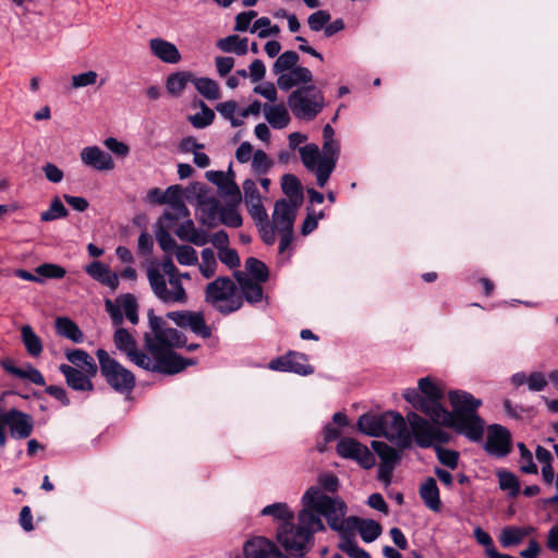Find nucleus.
Returning a JSON list of instances; mask_svg holds the SVG:
<instances>
[{
  "instance_id": "49",
  "label": "nucleus",
  "mask_w": 558,
  "mask_h": 558,
  "mask_svg": "<svg viewBox=\"0 0 558 558\" xmlns=\"http://www.w3.org/2000/svg\"><path fill=\"white\" fill-rule=\"evenodd\" d=\"M246 274L252 276L259 282H265L268 279V269L266 265L257 258L250 257L245 260Z\"/></svg>"
},
{
  "instance_id": "3",
  "label": "nucleus",
  "mask_w": 558,
  "mask_h": 558,
  "mask_svg": "<svg viewBox=\"0 0 558 558\" xmlns=\"http://www.w3.org/2000/svg\"><path fill=\"white\" fill-rule=\"evenodd\" d=\"M418 390L425 405L428 408L427 415L434 424L414 412L408 413L407 418L416 444L427 448L436 444L448 442L450 439L449 434L437 426L438 421H445L450 417L449 411L440 403L444 398L442 389L429 377H423L418 380Z\"/></svg>"
},
{
  "instance_id": "30",
  "label": "nucleus",
  "mask_w": 558,
  "mask_h": 558,
  "mask_svg": "<svg viewBox=\"0 0 558 558\" xmlns=\"http://www.w3.org/2000/svg\"><path fill=\"white\" fill-rule=\"evenodd\" d=\"M65 356L70 363L85 372H88L89 375L97 374V365L94 359L86 351L81 349L70 350L65 352Z\"/></svg>"
},
{
  "instance_id": "39",
  "label": "nucleus",
  "mask_w": 558,
  "mask_h": 558,
  "mask_svg": "<svg viewBox=\"0 0 558 558\" xmlns=\"http://www.w3.org/2000/svg\"><path fill=\"white\" fill-rule=\"evenodd\" d=\"M535 456L537 461L543 464L542 476L544 483L546 485H550L554 482V470L550 464L553 460L551 452L542 446H537L535 450Z\"/></svg>"
},
{
  "instance_id": "33",
  "label": "nucleus",
  "mask_w": 558,
  "mask_h": 558,
  "mask_svg": "<svg viewBox=\"0 0 558 558\" xmlns=\"http://www.w3.org/2000/svg\"><path fill=\"white\" fill-rule=\"evenodd\" d=\"M193 74L190 72L181 71L172 73L168 76L166 82V88L169 94L174 97H179L189 82L193 83Z\"/></svg>"
},
{
  "instance_id": "19",
  "label": "nucleus",
  "mask_w": 558,
  "mask_h": 558,
  "mask_svg": "<svg viewBox=\"0 0 558 558\" xmlns=\"http://www.w3.org/2000/svg\"><path fill=\"white\" fill-rule=\"evenodd\" d=\"M535 531V527L531 525H508L501 529L498 541L504 548L514 547L520 545L526 537L534 534Z\"/></svg>"
},
{
  "instance_id": "46",
  "label": "nucleus",
  "mask_w": 558,
  "mask_h": 558,
  "mask_svg": "<svg viewBox=\"0 0 558 558\" xmlns=\"http://www.w3.org/2000/svg\"><path fill=\"white\" fill-rule=\"evenodd\" d=\"M189 120L194 128L204 129L214 122L215 112L204 101H201V111L191 116Z\"/></svg>"
},
{
  "instance_id": "37",
  "label": "nucleus",
  "mask_w": 558,
  "mask_h": 558,
  "mask_svg": "<svg viewBox=\"0 0 558 558\" xmlns=\"http://www.w3.org/2000/svg\"><path fill=\"white\" fill-rule=\"evenodd\" d=\"M196 90L208 100L220 98V89L218 84L209 77L193 78Z\"/></svg>"
},
{
  "instance_id": "24",
  "label": "nucleus",
  "mask_w": 558,
  "mask_h": 558,
  "mask_svg": "<svg viewBox=\"0 0 558 558\" xmlns=\"http://www.w3.org/2000/svg\"><path fill=\"white\" fill-rule=\"evenodd\" d=\"M175 234L182 241L190 242L197 246H203L208 243V233L195 227L193 220L186 219L175 230Z\"/></svg>"
},
{
  "instance_id": "47",
  "label": "nucleus",
  "mask_w": 558,
  "mask_h": 558,
  "mask_svg": "<svg viewBox=\"0 0 558 558\" xmlns=\"http://www.w3.org/2000/svg\"><path fill=\"white\" fill-rule=\"evenodd\" d=\"M238 204H228L220 208L219 215L221 222L230 228H239L242 226V217L235 208Z\"/></svg>"
},
{
  "instance_id": "20",
  "label": "nucleus",
  "mask_w": 558,
  "mask_h": 558,
  "mask_svg": "<svg viewBox=\"0 0 558 558\" xmlns=\"http://www.w3.org/2000/svg\"><path fill=\"white\" fill-rule=\"evenodd\" d=\"M312 72L307 68L298 65L290 71L279 75L277 78V85L282 90H289L300 84H312Z\"/></svg>"
},
{
  "instance_id": "11",
  "label": "nucleus",
  "mask_w": 558,
  "mask_h": 558,
  "mask_svg": "<svg viewBox=\"0 0 558 558\" xmlns=\"http://www.w3.org/2000/svg\"><path fill=\"white\" fill-rule=\"evenodd\" d=\"M0 421L5 427H9L13 438L25 439L34 429L33 417L16 409H10L0 413Z\"/></svg>"
},
{
  "instance_id": "6",
  "label": "nucleus",
  "mask_w": 558,
  "mask_h": 558,
  "mask_svg": "<svg viewBox=\"0 0 558 558\" xmlns=\"http://www.w3.org/2000/svg\"><path fill=\"white\" fill-rule=\"evenodd\" d=\"M205 301L223 315L236 312L243 305L242 295L236 292L235 283L228 277H218L206 286Z\"/></svg>"
},
{
  "instance_id": "26",
  "label": "nucleus",
  "mask_w": 558,
  "mask_h": 558,
  "mask_svg": "<svg viewBox=\"0 0 558 558\" xmlns=\"http://www.w3.org/2000/svg\"><path fill=\"white\" fill-rule=\"evenodd\" d=\"M348 521L366 543L374 542L381 534L380 524L374 520L353 517L349 518Z\"/></svg>"
},
{
  "instance_id": "44",
  "label": "nucleus",
  "mask_w": 558,
  "mask_h": 558,
  "mask_svg": "<svg viewBox=\"0 0 558 558\" xmlns=\"http://www.w3.org/2000/svg\"><path fill=\"white\" fill-rule=\"evenodd\" d=\"M372 446L380 458V462H387L391 464H398L401 459L400 450H397L385 442L373 441Z\"/></svg>"
},
{
  "instance_id": "56",
  "label": "nucleus",
  "mask_w": 558,
  "mask_h": 558,
  "mask_svg": "<svg viewBox=\"0 0 558 558\" xmlns=\"http://www.w3.org/2000/svg\"><path fill=\"white\" fill-rule=\"evenodd\" d=\"M339 548L351 558H371L367 551L360 548L353 539L348 537H343L339 544Z\"/></svg>"
},
{
  "instance_id": "32",
  "label": "nucleus",
  "mask_w": 558,
  "mask_h": 558,
  "mask_svg": "<svg viewBox=\"0 0 558 558\" xmlns=\"http://www.w3.org/2000/svg\"><path fill=\"white\" fill-rule=\"evenodd\" d=\"M217 47L223 52L244 56L248 50V40L247 38H240L238 35H229L219 39L217 41Z\"/></svg>"
},
{
  "instance_id": "60",
  "label": "nucleus",
  "mask_w": 558,
  "mask_h": 558,
  "mask_svg": "<svg viewBox=\"0 0 558 558\" xmlns=\"http://www.w3.org/2000/svg\"><path fill=\"white\" fill-rule=\"evenodd\" d=\"M403 398L411 403L415 409L422 411L427 415V405H425L424 399L418 389L409 388L403 392Z\"/></svg>"
},
{
  "instance_id": "52",
  "label": "nucleus",
  "mask_w": 558,
  "mask_h": 558,
  "mask_svg": "<svg viewBox=\"0 0 558 558\" xmlns=\"http://www.w3.org/2000/svg\"><path fill=\"white\" fill-rule=\"evenodd\" d=\"M174 252L177 260L180 265L193 266L198 262L196 250L190 245H179Z\"/></svg>"
},
{
  "instance_id": "40",
  "label": "nucleus",
  "mask_w": 558,
  "mask_h": 558,
  "mask_svg": "<svg viewBox=\"0 0 558 558\" xmlns=\"http://www.w3.org/2000/svg\"><path fill=\"white\" fill-rule=\"evenodd\" d=\"M238 109V104L234 100H227L216 106V110L219 112V114L223 119L229 120L231 125L234 128L241 126L244 123L243 120L240 119V114H235Z\"/></svg>"
},
{
  "instance_id": "42",
  "label": "nucleus",
  "mask_w": 558,
  "mask_h": 558,
  "mask_svg": "<svg viewBox=\"0 0 558 558\" xmlns=\"http://www.w3.org/2000/svg\"><path fill=\"white\" fill-rule=\"evenodd\" d=\"M116 301L119 305H121V307H123L126 318L132 324H134V325L137 324L138 323V314H137L138 305H137L136 298L131 293H125V294H121L120 296H118Z\"/></svg>"
},
{
  "instance_id": "4",
  "label": "nucleus",
  "mask_w": 558,
  "mask_h": 558,
  "mask_svg": "<svg viewBox=\"0 0 558 558\" xmlns=\"http://www.w3.org/2000/svg\"><path fill=\"white\" fill-rule=\"evenodd\" d=\"M452 407L449 418L438 421L437 425L454 428L472 441L483 438L484 421L477 415V409L482 404L480 399L462 390H452L448 395Z\"/></svg>"
},
{
  "instance_id": "62",
  "label": "nucleus",
  "mask_w": 558,
  "mask_h": 558,
  "mask_svg": "<svg viewBox=\"0 0 558 558\" xmlns=\"http://www.w3.org/2000/svg\"><path fill=\"white\" fill-rule=\"evenodd\" d=\"M242 186H243V191H244V202H245V205H250V204L262 202V196H260L259 191H258V189L256 186V183L253 180L246 179L243 182Z\"/></svg>"
},
{
  "instance_id": "38",
  "label": "nucleus",
  "mask_w": 558,
  "mask_h": 558,
  "mask_svg": "<svg viewBox=\"0 0 558 558\" xmlns=\"http://www.w3.org/2000/svg\"><path fill=\"white\" fill-rule=\"evenodd\" d=\"M474 537L476 542L484 547L485 554L487 555L488 558L509 557V555L501 554L496 549L492 536L482 527L477 526L474 529Z\"/></svg>"
},
{
  "instance_id": "51",
  "label": "nucleus",
  "mask_w": 558,
  "mask_h": 558,
  "mask_svg": "<svg viewBox=\"0 0 558 558\" xmlns=\"http://www.w3.org/2000/svg\"><path fill=\"white\" fill-rule=\"evenodd\" d=\"M35 272L38 275L39 278H46V279H61L65 276L66 271L63 267L51 264V263H45L35 268Z\"/></svg>"
},
{
  "instance_id": "41",
  "label": "nucleus",
  "mask_w": 558,
  "mask_h": 558,
  "mask_svg": "<svg viewBox=\"0 0 558 558\" xmlns=\"http://www.w3.org/2000/svg\"><path fill=\"white\" fill-rule=\"evenodd\" d=\"M299 56L295 51L281 53L274 63L272 71L278 76L298 66Z\"/></svg>"
},
{
  "instance_id": "21",
  "label": "nucleus",
  "mask_w": 558,
  "mask_h": 558,
  "mask_svg": "<svg viewBox=\"0 0 558 558\" xmlns=\"http://www.w3.org/2000/svg\"><path fill=\"white\" fill-rule=\"evenodd\" d=\"M0 364L5 372L14 377L28 380L38 386H44L46 384L41 373L28 363H26L23 367H17L12 360L5 359L2 360Z\"/></svg>"
},
{
  "instance_id": "22",
  "label": "nucleus",
  "mask_w": 558,
  "mask_h": 558,
  "mask_svg": "<svg viewBox=\"0 0 558 558\" xmlns=\"http://www.w3.org/2000/svg\"><path fill=\"white\" fill-rule=\"evenodd\" d=\"M151 53L165 63L175 64L181 60V54L174 44L162 38L149 40Z\"/></svg>"
},
{
  "instance_id": "13",
  "label": "nucleus",
  "mask_w": 558,
  "mask_h": 558,
  "mask_svg": "<svg viewBox=\"0 0 558 558\" xmlns=\"http://www.w3.org/2000/svg\"><path fill=\"white\" fill-rule=\"evenodd\" d=\"M268 367L272 371L290 372L301 376L314 373V367L307 363V356L294 351L270 361Z\"/></svg>"
},
{
  "instance_id": "54",
  "label": "nucleus",
  "mask_w": 558,
  "mask_h": 558,
  "mask_svg": "<svg viewBox=\"0 0 558 558\" xmlns=\"http://www.w3.org/2000/svg\"><path fill=\"white\" fill-rule=\"evenodd\" d=\"M68 215V210L59 198H54L48 210L40 214L43 221H51L63 218Z\"/></svg>"
},
{
  "instance_id": "14",
  "label": "nucleus",
  "mask_w": 558,
  "mask_h": 558,
  "mask_svg": "<svg viewBox=\"0 0 558 558\" xmlns=\"http://www.w3.org/2000/svg\"><path fill=\"white\" fill-rule=\"evenodd\" d=\"M177 326L189 328L195 335L202 338H209L211 336V328L206 324L204 314L202 312L190 311H175L167 314Z\"/></svg>"
},
{
  "instance_id": "43",
  "label": "nucleus",
  "mask_w": 558,
  "mask_h": 558,
  "mask_svg": "<svg viewBox=\"0 0 558 558\" xmlns=\"http://www.w3.org/2000/svg\"><path fill=\"white\" fill-rule=\"evenodd\" d=\"M299 153L303 165L308 170H314L318 167L322 156L316 144H306L299 149Z\"/></svg>"
},
{
  "instance_id": "2",
  "label": "nucleus",
  "mask_w": 558,
  "mask_h": 558,
  "mask_svg": "<svg viewBox=\"0 0 558 558\" xmlns=\"http://www.w3.org/2000/svg\"><path fill=\"white\" fill-rule=\"evenodd\" d=\"M345 513L347 506L339 497L328 496L324 490H306L298 525L291 521L278 526L277 541L286 550V558H305L314 533L325 531L322 518L332 530L341 531Z\"/></svg>"
},
{
  "instance_id": "16",
  "label": "nucleus",
  "mask_w": 558,
  "mask_h": 558,
  "mask_svg": "<svg viewBox=\"0 0 558 558\" xmlns=\"http://www.w3.org/2000/svg\"><path fill=\"white\" fill-rule=\"evenodd\" d=\"M245 558H282L280 549L264 536L253 537L243 547Z\"/></svg>"
},
{
  "instance_id": "8",
  "label": "nucleus",
  "mask_w": 558,
  "mask_h": 558,
  "mask_svg": "<svg viewBox=\"0 0 558 558\" xmlns=\"http://www.w3.org/2000/svg\"><path fill=\"white\" fill-rule=\"evenodd\" d=\"M96 356L99 362L101 375L108 385L118 392H130L135 386V376L111 357L104 349H98Z\"/></svg>"
},
{
  "instance_id": "15",
  "label": "nucleus",
  "mask_w": 558,
  "mask_h": 558,
  "mask_svg": "<svg viewBox=\"0 0 558 558\" xmlns=\"http://www.w3.org/2000/svg\"><path fill=\"white\" fill-rule=\"evenodd\" d=\"M299 204L287 199H279L275 203L272 220L270 221L277 231L293 230L296 209Z\"/></svg>"
},
{
  "instance_id": "12",
  "label": "nucleus",
  "mask_w": 558,
  "mask_h": 558,
  "mask_svg": "<svg viewBox=\"0 0 558 558\" xmlns=\"http://www.w3.org/2000/svg\"><path fill=\"white\" fill-rule=\"evenodd\" d=\"M511 434L506 427L499 424L488 426L485 441V450L490 456L504 458L511 452Z\"/></svg>"
},
{
  "instance_id": "27",
  "label": "nucleus",
  "mask_w": 558,
  "mask_h": 558,
  "mask_svg": "<svg viewBox=\"0 0 558 558\" xmlns=\"http://www.w3.org/2000/svg\"><path fill=\"white\" fill-rule=\"evenodd\" d=\"M219 211V202L215 197H204L198 201L197 215L201 223L214 227Z\"/></svg>"
},
{
  "instance_id": "64",
  "label": "nucleus",
  "mask_w": 558,
  "mask_h": 558,
  "mask_svg": "<svg viewBox=\"0 0 558 558\" xmlns=\"http://www.w3.org/2000/svg\"><path fill=\"white\" fill-rule=\"evenodd\" d=\"M219 260L225 264L230 269L236 268L240 266V257L238 252L234 248H225L218 252Z\"/></svg>"
},
{
  "instance_id": "63",
  "label": "nucleus",
  "mask_w": 558,
  "mask_h": 558,
  "mask_svg": "<svg viewBox=\"0 0 558 558\" xmlns=\"http://www.w3.org/2000/svg\"><path fill=\"white\" fill-rule=\"evenodd\" d=\"M189 216H190V211H189L186 205L184 204V202H181V203L171 205L170 210H166L163 213L162 217L165 220L174 221V220H179L182 218H187Z\"/></svg>"
},
{
  "instance_id": "58",
  "label": "nucleus",
  "mask_w": 558,
  "mask_h": 558,
  "mask_svg": "<svg viewBox=\"0 0 558 558\" xmlns=\"http://www.w3.org/2000/svg\"><path fill=\"white\" fill-rule=\"evenodd\" d=\"M271 167V160L264 150H256L252 157V168L256 174L266 173Z\"/></svg>"
},
{
  "instance_id": "18",
  "label": "nucleus",
  "mask_w": 558,
  "mask_h": 558,
  "mask_svg": "<svg viewBox=\"0 0 558 558\" xmlns=\"http://www.w3.org/2000/svg\"><path fill=\"white\" fill-rule=\"evenodd\" d=\"M81 160L84 165L99 171L112 170L114 162L111 156L98 146H88L81 151Z\"/></svg>"
},
{
  "instance_id": "34",
  "label": "nucleus",
  "mask_w": 558,
  "mask_h": 558,
  "mask_svg": "<svg viewBox=\"0 0 558 558\" xmlns=\"http://www.w3.org/2000/svg\"><path fill=\"white\" fill-rule=\"evenodd\" d=\"M357 428L361 433L372 436L380 437L381 432V414L365 413L357 420Z\"/></svg>"
},
{
  "instance_id": "7",
  "label": "nucleus",
  "mask_w": 558,
  "mask_h": 558,
  "mask_svg": "<svg viewBox=\"0 0 558 558\" xmlns=\"http://www.w3.org/2000/svg\"><path fill=\"white\" fill-rule=\"evenodd\" d=\"M288 106L295 118L313 120L325 106L323 92L313 84L298 87L288 97Z\"/></svg>"
},
{
  "instance_id": "25",
  "label": "nucleus",
  "mask_w": 558,
  "mask_h": 558,
  "mask_svg": "<svg viewBox=\"0 0 558 558\" xmlns=\"http://www.w3.org/2000/svg\"><path fill=\"white\" fill-rule=\"evenodd\" d=\"M234 277L242 291V299L244 298L248 303H257L262 301L263 288L259 281H253V279L243 271H235Z\"/></svg>"
},
{
  "instance_id": "1",
  "label": "nucleus",
  "mask_w": 558,
  "mask_h": 558,
  "mask_svg": "<svg viewBox=\"0 0 558 558\" xmlns=\"http://www.w3.org/2000/svg\"><path fill=\"white\" fill-rule=\"evenodd\" d=\"M150 333H145V347L151 356L137 350L134 337L122 327L117 328L113 333V342L121 353L138 367L162 374H177L184 371L187 366L196 363L193 359H183L173 352L174 348H182L186 344V338L174 328L166 327L165 322L154 315L153 311L148 313Z\"/></svg>"
},
{
  "instance_id": "59",
  "label": "nucleus",
  "mask_w": 558,
  "mask_h": 558,
  "mask_svg": "<svg viewBox=\"0 0 558 558\" xmlns=\"http://www.w3.org/2000/svg\"><path fill=\"white\" fill-rule=\"evenodd\" d=\"M219 190L225 197L229 198V204L241 203V191L238 184L234 182L233 177H230L228 181L221 187H219Z\"/></svg>"
},
{
  "instance_id": "36",
  "label": "nucleus",
  "mask_w": 558,
  "mask_h": 558,
  "mask_svg": "<svg viewBox=\"0 0 558 558\" xmlns=\"http://www.w3.org/2000/svg\"><path fill=\"white\" fill-rule=\"evenodd\" d=\"M281 187L283 193L290 197V202L300 205L303 197L301 182L294 174H284L281 179Z\"/></svg>"
},
{
  "instance_id": "9",
  "label": "nucleus",
  "mask_w": 558,
  "mask_h": 558,
  "mask_svg": "<svg viewBox=\"0 0 558 558\" xmlns=\"http://www.w3.org/2000/svg\"><path fill=\"white\" fill-rule=\"evenodd\" d=\"M380 436L395 442L401 449L409 447L412 442V435L404 417L393 411H387L381 414Z\"/></svg>"
},
{
  "instance_id": "48",
  "label": "nucleus",
  "mask_w": 558,
  "mask_h": 558,
  "mask_svg": "<svg viewBox=\"0 0 558 558\" xmlns=\"http://www.w3.org/2000/svg\"><path fill=\"white\" fill-rule=\"evenodd\" d=\"M250 31L251 33H257L259 38L277 36L280 32L279 26L271 25L270 20L266 16L257 19Z\"/></svg>"
},
{
  "instance_id": "61",
  "label": "nucleus",
  "mask_w": 558,
  "mask_h": 558,
  "mask_svg": "<svg viewBox=\"0 0 558 558\" xmlns=\"http://www.w3.org/2000/svg\"><path fill=\"white\" fill-rule=\"evenodd\" d=\"M156 239L160 248L167 254L175 251L179 246L171 234L165 229H159L156 232Z\"/></svg>"
},
{
  "instance_id": "57",
  "label": "nucleus",
  "mask_w": 558,
  "mask_h": 558,
  "mask_svg": "<svg viewBox=\"0 0 558 558\" xmlns=\"http://www.w3.org/2000/svg\"><path fill=\"white\" fill-rule=\"evenodd\" d=\"M184 202L182 198V189L180 185H171L159 198H155L157 204H168L169 206Z\"/></svg>"
},
{
  "instance_id": "23",
  "label": "nucleus",
  "mask_w": 558,
  "mask_h": 558,
  "mask_svg": "<svg viewBox=\"0 0 558 558\" xmlns=\"http://www.w3.org/2000/svg\"><path fill=\"white\" fill-rule=\"evenodd\" d=\"M85 271L96 281L110 288L112 291L117 290L119 286V277L116 272L101 262H93L85 267Z\"/></svg>"
},
{
  "instance_id": "28",
  "label": "nucleus",
  "mask_w": 558,
  "mask_h": 558,
  "mask_svg": "<svg viewBox=\"0 0 558 558\" xmlns=\"http://www.w3.org/2000/svg\"><path fill=\"white\" fill-rule=\"evenodd\" d=\"M263 112L267 122L274 129H283L290 122V116L283 105H264Z\"/></svg>"
},
{
  "instance_id": "50",
  "label": "nucleus",
  "mask_w": 558,
  "mask_h": 558,
  "mask_svg": "<svg viewBox=\"0 0 558 558\" xmlns=\"http://www.w3.org/2000/svg\"><path fill=\"white\" fill-rule=\"evenodd\" d=\"M340 145L338 141L323 142V149L320 154V163L331 165L336 167L339 158Z\"/></svg>"
},
{
  "instance_id": "31",
  "label": "nucleus",
  "mask_w": 558,
  "mask_h": 558,
  "mask_svg": "<svg viewBox=\"0 0 558 558\" xmlns=\"http://www.w3.org/2000/svg\"><path fill=\"white\" fill-rule=\"evenodd\" d=\"M260 514L271 517L278 523V526L288 524L293 520V512L284 502L268 505L262 509Z\"/></svg>"
},
{
  "instance_id": "5",
  "label": "nucleus",
  "mask_w": 558,
  "mask_h": 558,
  "mask_svg": "<svg viewBox=\"0 0 558 558\" xmlns=\"http://www.w3.org/2000/svg\"><path fill=\"white\" fill-rule=\"evenodd\" d=\"M147 278L154 294L163 303L186 302L187 296L182 282H179V270L175 267L172 257L166 255L159 268H149Z\"/></svg>"
},
{
  "instance_id": "45",
  "label": "nucleus",
  "mask_w": 558,
  "mask_h": 558,
  "mask_svg": "<svg viewBox=\"0 0 558 558\" xmlns=\"http://www.w3.org/2000/svg\"><path fill=\"white\" fill-rule=\"evenodd\" d=\"M202 262L198 264L201 274L209 279L217 270V259L215 252L211 248H204L201 253Z\"/></svg>"
},
{
  "instance_id": "53",
  "label": "nucleus",
  "mask_w": 558,
  "mask_h": 558,
  "mask_svg": "<svg viewBox=\"0 0 558 558\" xmlns=\"http://www.w3.org/2000/svg\"><path fill=\"white\" fill-rule=\"evenodd\" d=\"M97 78L98 74L93 70L75 74L71 77V88L78 89L95 85L97 83Z\"/></svg>"
},
{
  "instance_id": "55",
  "label": "nucleus",
  "mask_w": 558,
  "mask_h": 558,
  "mask_svg": "<svg viewBox=\"0 0 558 558\" xmlns=\"http://www.w3.org/2000/svg\"><path fill=\"white\" fill-rule=\"evenodd\" d=\"M330 19L331 16L328 11L318 10L307 17V24L311 31L319 32L324 31L325 26L330 21Z\"/></svg>"
},
{
  "instance_id": "17",
  "label": "nucleus",
  "mask_w": 558,
  "mask_h": 558,
  "mask_svg": "<svg viewBox=\"0 0 558 558\" xmlns=\"http://www.w3.org/2000/svg\"><path fill=\"white\" fill-rule=\"evenodd\" d=\"M59 369L65 377L66 385L71 389L76 391H92L94 389L92 378L96 375H89L88 372L68 364H61Z\"/></svg>"
},
{
  "instance_id": "35",
  "label": "nucleus",
  "mask_w": 558,
  "mask_h": 558,
  "mask_svg": "<svg viewBox=\"0 0 558 558\" xmlns=\"http://www.w3.org/2000/svg\"><path fill=\"white\" fill-rule=\"evenodd\" d=\"M21 336L28 354L39 356L43 352V342L33 328L29 325H24L21 329Z\"/></svg>"
},
{
  "instance_id": "29",
  "label": "nucleus",
  "mask_w": 558,
  "mask_h": 558,
  "mask_svg": "<svg viewBox=\"0 0 558 558\" xmlns=\"http://www.w3.org/2000/svg\"><path fill=\"white\" fill-rule=\"evenodd\" d=\"M58 335L73 341L74 343H82L84 335L76 323L69 317H58L54 323Z\"/></svg>"
},
{
  "instance_id": "10",
  "label": "nucleus",
  "mask_w": 558,
  "mask_h": 558,
  "mask_svg": "<svg viewBox=\"0 0 558 558\" xmlns=\"http://www.w3.org/2000/svg\"><path fill=\"white\" fill-rule=\"evenodd\" d=\"M337 452L340 457L351 459L364 469H369L375 463V457L369 449L350 437L341 438L338 441Z\"/></svg>"
}]
</instances>
